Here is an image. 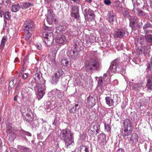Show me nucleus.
I'll return each mask as SVG.
<instances>
[{"mask_svg":"<svg viewBox=\"0 0 152 152\" xmlns=\"http://www.w3.org/2000/svg\"><path fill=\"white\" fill-rule=\"evenodd\" d=\"M41 77L42 74L40 72L36 73L34 77L35 81L37 83L35 87V90L36 91L38 100L41 99L45 94V81L42 78H41Z\"/></svg>","mask_w":152,"mask_h":152,"instance_id":"obj_1","label":"nucleus"},{"mask_svg":"<svg viewBox=\"0 0 152 152\" xmlns=\"http://www.w3.org/2000/svg\"><path fill=\"white\" fill-rule=\"evenodd\" d=\"M61 138L65 141L66 145L68 147L71 145H72L73 140L71 132L68 129L62 130L60 134Z\"/></svg>","mask_w":152,"mask_h":152,"instance_id":"obj_2","label":"nucleus"},{"mask_svg":"<svg viewBox=\"0 0 152 152\" xmlns=\"http://www.w3.org/2000/svg\"><path fill=\"white\" fill-rule=\"evenodd\" d=\"M99 66V62L96 60L92 59L86 64L85 69L87 72H91L92 70H97Z\"/></svg>","mask_w":152,"mask_h":152,"instance_id":"obj_3","label":"nucleus"},{"mask_svg":"<svg viewBox=\"0 0 152 152\" xmlns=\"http://www.w3.org/2000/svg\"><path fill=\"white\" fill-rule=\"evenodd\" d=\"M43 37L45 39L44 42L46 46H49L53 43V33L52 32H47L43 34Z\"/></svg>","mask_w":152,"mask_h":152,"instance_id":"obj_4","label":"nucleus"},{"mask_svg":"<svg viewBox=\"0 0 152 152\" xmlns=\"http://www.w3.org/2000/svg\"><path fill=\"white\" fill-rule=\"evenodd\" d=\"M83 13L85 19L88 20H92L95 18L94 11L89 8L84 9Z\"/></svg>","mask_w":152,"mask_h":152,"instance_id":"obj_5","label":"nucleus"},{"mask_svg":"<svg viewBox=\"0 0 152 152\" xmlns=\"http://www.w3.org/2000/svg\"><path fill=\"white\" fill-rule=\"evenodd\" d=\"M121 63H119L116 60H114L111 63V65L109 69V70L112 72H115L117 71H119V70H121V67L120 66Z\"/></svg>","mask_w":152,"mask_h":152,"instance_id":"obj_6","label":"nucleus"},{"mask_svg":"<svg viewBox=\"0 0 152 152\" xmlns=\"http://www.w3.org/2000/svg\"><path fill=\"white\" fill-rule=\"evenodd\" d=\"M23 27L24 31L26 32H28V31H32L34 29V23L31 20H27L24 23Z\"/></svg>","mask_w":152,"mask_h":152,"instance_id":"obj_7","label":"nucleus"},{"mask_svg":"<svg viewBox=\"0 0 152 152\" xmlns=\"http://www.w3.org/2000/svg\"><path fill=\"white\" fill-rule=\"evenodd\" d=\"M99 128V126L97 124L94 123H92L91 124L90 129L88 131L89 136H92L93 135L95 132H96V134H97Z\"/></svg>","mask_w":152,"mask_h":152,"instance_id":"obj_8","label":"nucleus"},{"mask_svg":"<svg viewBox=\"0 0 152 152\" xmlns=\"http://www.w3.org/2000/svg\"><path fill=\"white\" fill-rule=\"evenodd\" d=\"M71 15L76 19H79L80 18L79 12V8L78 6H72L71 11Z\"/></svg>","mask_w":152,"mask_h":152,"instance_id":"obj_9","label":"nucleus"},{"mask_svg":"<svg viewBox=\"0 0 152 152\" xmlns=\"http://www.w3.org/2000/svg\"><path fill=\"white\" fill-rule=\"evenodd\" d=\"M98 140L101 146H104L106 143V136L104 133H101L98 136Z\"/></svg>","mask_w":152,"mask_h":152,"instance_id":"obj_10","label":"nucleus"},{"mask_svg":"<svg viewBox=\"0 0 152 152\" xmlns=\"http://www.w3.org/2000/svg\"><path fill=\"white\" fill-rule=\"evenodd\" d=\"M47 16V20L48 24H51L53 21L54 18V15L51 10L48 11V13L46 15Z\"/></svg>","mask_w":152,"mask_h":152,"instance_id":"obj_11","label":"nucleus"},{"mask_svg":"<svg viewBox=\"0 0 152 152\" xmlns=\"http://www.w3.org/2000/svg\"><path fill=\"white\" fill-rule=\"evenodd\" d=\"M95 99L92 96H89L86 102V106L89 108L92 107L95 104Z\"/></svg>","mask_w":152,"mask_h":152,"instance_id":"obj_12","label":"nucleus"},{"mask_svg":"<svg viewBox=\"0 0 152 152\" xmlns=\"http://www.w3.org/2000/svg\"><path fill=\"white\" fill-rule=\"evenodd\" d=\"M66 38L63 35H60L58 36L55 39V42L59 44H64L66 41Z\"/></svg>","mask_w":152,"mask_h":152,"instance_id":"obj_13","label":"nucleus"},{"mask_svg":"<svg viewBox=\"0 0 152 152\" xmlns=\"http://www.w3.org/2000/svg\"><path fill=\"white\" fill-rule=\"evenodd\" d=\"M125 34V32L123 29H121L118 30L115 32L113 34L115 38H121Z\"/></svg>","mask_w":152,"mask_h":152,"instance_id":"obj_14","label":"nucleus"},{"mask_svg":"<svg viewBox=\"0 0 152 152\" xmlns=\"http://www.w3.org/2000/svg\"><path fill=\"white\" fill-rule=\"evenodd\" d=\"M7 133L8 134L9 136H12V137H15V130L13 129L11 126L8 125L7 127Z\"/></svg>","mask_w":152,"mask_h":152,"instance_id":"obj_15","label":"nucleus"},{"mask_svg":"<svg viewBox=\"0 0 152 152\" xmlns=\"http://www.w3.org/2000/svg\"><path fill=\"white\" fill-rule=\"evenodd\" d=\"M95 37L92 35L87 36L86 39L87 45H91L95 41Z\"/></svg>","mask_w":152,"mask_h":152,"instance_id":"obj_16","label":"nucleus"},{"mask_svg":"<svg viewBox=\"0 0 152 152\" xmlns=\"http://www.w3.org/2000/svg\"><path fill=\"white\" fill-rule=\"evenodd\" d=\"M107 19L110 23H113L115 20V15L113 11L108 12Z\"/></svg>","mask_w":152,"mask_h":152,"instance_id":"obj_17","label":"nucleus"},{"mask_svg":"<svg viewBox=\"0 0 152 152\" xmlns=\"http://www.w3.org/2000/svg\"><path fill=\"white\" fill-rule=\"evenodd\" d=\"M80 108V107L77 104H75V106L72 105H71L69 107V110L70 112L72 113H74L76 111V109L79 110Z\"/></svg>","mask_w":152,"mask_h":152,"instance_id":"obj_18","label":"nucleus"},{"mask_svg":"<svg viewBox=\"0 0 152 152\" xmlns=\"http://www.w3.org/2000/svg\"><path fill=\"white\" fill-rule=\"evenodd\" d=\"M138 139V136L136 134H133L130 139L131 143L132 144H134L137 143Z\"/></svg>","mask_w":152,"mask_h":152,"instance_id":"obj_19","label":"nucleus"},{"mask_svg":"<svg viewBox=\"0 0 152 152\" xmlns=\"http://www.w3.org/2000/svg\"><path fill=\"white\" fill-rule=\"evenodd\" d=\"M122 133L123 136L125 137L131 134L132 131L130 130H128L127 128H124L122 129Z\"/></svg>","mask_w":152,"mask_h":152,"instance_id":"obj_20","label":"nucleus"},{"mask_svg":"<svg viewBox=\"0 0 152 152\" xmlns=\"http://www.w3.org/2000/svg\"><path fill=\"white\" fill-rule=\"evenodd\" d=\"M123 124L124 125V128H127L129 126L131 128L132 126V124L131 121L128 119H126L124 120Z\"/></svg>","mask_w":152,"mask_h":152,"instance_id":"obj_21","label":"nucleus"},{"mask_svg":"<svg viewBox=\"0 0 152 152\" xmlns=\"http://www.w3.org/2000/svg\"><path fill=\"white\" fill-rule=\"evenodd\" d=\"M146 86L148 90H152V74L150 77L147 80Z\"/></svg>","mask_w":152,"mask_h":152,"instance_id":"obj_22","label":"nucleus"},{"mask_svg":"<svg viewBox=\"0 0 152 152\" xmlns=\"http://www.w3.org/2000/svg\"><path fill=\"white\" fill-rule=\"evenodd\" d=\"M68 55L73 59H75L77 56V52L73 50H71L67 53Z\"/></svg>","mask_w":152,"mask_h":152,"instance_id":"obj_23","label":"nucleus"},{"mask_svg":"<svg viewBox=\"0 0 152 152\" xmlns=\"http://www.w3.org/2000/svg\"><path fill=\"white\" fill-rule=\"evenodd\" d=\"M106 103L109 106H112L114 103L113 100L110 97H106L105 98Z\"/></svg>","mask_w":152,"mask_h":152,"instance_id":"obj_24","label":"nucleus"},{"mask_svg":"<svg viewBox=\"0 0 152 152\" xmlns=\"http://www.w3.org/2000/svg\"><path fill=\"white\" fill-rule=\"evenodd\" d=\"M20 8V7L19 4H14L12 6L11 8V10L12 12H16L19 10Z\"/></svg>","mask_w":152,"mask_h":152,"instance_id":"obj_25","label":"nucleus"},{"mask_svg":"<svg viewBox=\"0 0 152 152\" xmlns=\"http://www.w3.org/2000/svg\"><path fill=\"white\" fill-rule=\"evenodd\" d=\"M135 42L141 45L144 42V39L143 37H136L135 39Z\"/></svg>","mask_w":152,"mask_h":152,"instance_id":"obj_26","label":"nucleus"},{"mask_svg":"<svg viewBox=\"0 0 152 152\" xmlns=\"http://www.w3.org/2000/svg\"><path fill=\"white\" fill-rule=\"evenodd\" d=\"M59 78L57 76H55V75L54 74V76H53L51 78L50 80V82L52 84H56Z\"/></svg>","mask_w":152,"mask_h":152,"instance_id":"obj_27","label":"nucleus"},{"mask_svg":"<svg viewBox=\"0 0 152 152\" xmlns=\"http://www.w3.org/2000/svg\"><path fill=\"white\" fill-rule=\"evenodd\" d=\"M23 115H24V119L26 121L29 122L32 120V118L31 115L29 113L23 114Z\"/></svg>","mask_w":152,"mask_h":152,"instance_id":"obj_28","label":"nucleus"},{"mask_svg":"<svg viewBox=\"0 0 152 152\" xmlns=\"http://www.w3.org/2000/svg\"><path fill=\"white\" fill-rule=\"evenodd\" d=\"M61 64L64 66H67L69 64V61L66 59H64L61 60Z\"/></svg>","mask_w":152,"mask_h":152,"instance_id":"obj_29","label":"nucleus"},{"mask_svg":"<svg viewBox=\"0 0 152 152\" xmlns=\"http://www.w3.org/2000/svg\"><path fill=\"white\" fill-rule=\"evenodd\" d=\"M66 28V26L65 25L62 24V25H60L56 28L57 30L61 32H63L64 31Z\"/></svg>","mask_w":152,"mask_h":152,"instance_id":"obj_30","label":"nucleus"},{"mask_svg":"<svg viewBox=\"0 0 152 152\" xmlns=\"http://www.w3.org/2000/svg\"><path fill=\"white\" fill-rule=\"evenodd\" d=\"M6 41V37L4 36L3 37L0 45V49L2 50L4 47Z\"/></svg>","mask_w":152,"mask_h":152,"instance_id":"obj_31","label":"nucleus"},{"mask_svg":"<svg viewBox=\"0 0 152 152\" xmlns=\"http://www.w3.org/2000/svg\"><path fill=\"white\" fill-rule=\"evenodd\" d=\"M63 70L61 69H58L55 74V76H57L59 78L63 75Z\"/></svg>","mask_w":152,"mask_h":152,"instance_id":"obj_32","label":"nucleus"},{"mask_svg":"<svg viewBox=\"0 0 152 152\" xmlns=\"http://www.w3.org/2000/svg\"><path fill=\"white\" fill-rule=\"evenodd\" d=\"M17 82V80L16 78H14L12 80L10 81L9 83V87L11 88H12L14 86L15 84Z\"/></svg>","mask_w":152,"mask_h":152,"instance_id":"obj_33","label":"nucleus"},{"mask_svg":"<svg viewBox=\"0 0 152 152\" xmlns=\"http://www.w3.org/2000/svg\"><path fill=\"white\" fill-rule=\"evenodd\" d=\"M80 152H88L89 150L88 148L85 146L82 145L80 147Z\"/></svg>","mask_w":152,"mask_h":152,"instance_id":"obj_34","label":"nucleus"},{"mask_svg":"<svg viewBox=\"0 0 152 152\" xmlns=\"http://www.w3.org/2000/svg\"><path fill=\"white\" fill-rule=\"evenodd\" d=\"M24 31L25 36L26 37V40H28L31 37L32 31L31 32L29 31H28L27 32H26L25 31Z\"/></svg>","mask_w":152,"mask_h":152,"instance_id":"obj_35","label":"nucleus"},{"mask_svg":"<svg viewBox=\"0 0 152 152\" xmlns=\"http://www.w3.org/2000/svg\"><path fill=\"white\" fill-rule=\"evenodd\" d=\"M129 18L130 21V26L131 27H133L135 23V21L134 20V17L129 16Z\"/></svg>","mask_w":152,"mask_h":152,"instance_id":"obj_36","label":"nucleus"},{"mask_svg":"<svg viewBox=\"0 0 152 152\" xmlns=\"http://www.w3.org/2000/svg\"><path fill=\"white\" fill-rule=\"evenodd\" d=\"M146 40L148 42H152V34H148L145 36Z\"/></svg>","mask_w":152,"mask_h":152,"instance_id":"obj_37","label":"nucleus"},{"mask_svg":"<svg viewBox=\"0 0 152 152\" xmlns=\"http://www.w3.org/2000/svg\"><path fill=\"white\" fill-rule=\"evenodd\" d=\"M32 5V4L30 3L24 2L23 4L22 8L26 9Z\"/></svg>","mask_w":152,"mask_h":152,"instance_id":"obj_38","label":"nucleus"},{"mask_svg":"<svg viewBox=\"0 0 152 152\" xmlns=\"http://www.w3.org/2000/svg\"><path fill=\"white\" fill-rule=\"evenodd\" d=\"M104 127L105 130L108 132L111 130V127L108 124H104Z\"/></svg>","mask_w":152,"mask_h":152,"instance_id":"obj_39","label":"nucleus"},{"mask_svg":"<svg viewBox=\"0 0 152 152\" xmlns=\"http://www.w3.org/2000/svg\"><path fill=\"white\" fill-rule=\"evenodd\" d=\"M80 43L81 42H79L78 41L76 42L74 45L75 48L77 49V48H79L81 45Z\"/></svg>","mask_w":152,"mask_h":152,"instance_id":"obj_40","label":"nucleus"},{"mask_svg":"<svg viewBox=\"0 0 152 152\" xmlns=\"http://www.w3.org/2000/svg\"><path fill=\"white\" fill-rule=\"evenodd\" d=\"M57 93H58V97L60 99L62 98L64 96V93L58 90Z\"/></svg>","mask_w":152,"mask_h":152,"instance_id":"obj_41","label":"nucleus"},{"mask_svg":"<svg viewBox=\"0 0 152 152\" xmlns=\"http://www.w3.org/2000/svg\"><path fill=\"white\" fill-rule=\"evenodd\" d=\"M147 69L149 70H152V58L151 59L150 61L147 66Z\"/></svg>","mask_w":152,"mask_h":152,"instance_id":"obj_42","label":"nucleus"},{"mask_svg":"<svg viewBox=\"0 0 152 152\" xmlns=\"http://www.w3.org/2000/svg\"><path fill=\"white\" fill-rule=\"evenodd\" d=\"M20 149L24 151H26L27 152H31V150L30 149L27 148L25 147L24 146H22L20 148Z\"/></svg>","mask_w":152,"mask_h":152,"instance_id":"obj_43","label":"nucleus"},{"mask_svg":"<svg viewBox=\"0 0 152 152\" xmlns=\"http://www.w3.org/2000/svg\"><path fill=\"white\" fill-rule=\"evenodd\" d=\"M4 17H5L7 20H9L10 19V16L9 13L8 12H5L4 15Z\"/></svg>","mask_w":152,"mask_h":152,"instance_id":"obj_44","label":"nucleus"},{"mask_svg":"<svg viewBox=\"0 0 152 152\" xmlns=\"http://www.w3.org/2000/svg\"><path fill=\"white\" fill-rule=\"evenodd\" d=\"M151 26V24L150 23H146L143 26V29H146L147 28H150Z\"/></svg>","mask_w":152,"mask_h":152,"instance_id":"obj_45","label":"nucleus"},{"mask_svg":"<svg viewBox=\"0 0 152 152\" xmlns=\"http://www.w3.org/2000/svg\"><path fill=\"white\" fill-rule=\"evenodd\" d=\"M97 88L99 90L102 91L104 88L103 84H98Z\"/></svg>","mask_w":152,"mask_h":152,"instance_id":"obj_46","label":"nucleus"},{"mask_svg":"<svg viewBox=\"0 0 152 152\" xmlns=\"http://www.w3.org/2000/svg\"><path fill=\"white\" fill-rule=\"evenodd\" d=\"M23 134L25 135H26L27 136L31 137V134L28 132L25 131H23Z\"/></svg>","mask_w":152,"mask_h":152,"instance_id":"obj_47","label":"nucleus"},{"mask_svg":"<svg viewBox=\"0 0 152 152\" xmlns=\"http://www.w3.org/2000/svg\"><path fill=\"white\" fill-rule=\"evenodd\" d=\"M123 15L126 17H129V14L128 11H124L123 12Z\"/></svg>","mask_w":152,"mask_h":152,"instance_id":"obj_48","label":"nucleus"},{"mask_svg":"<svg viewBox=\"0 0 152 152\" xmlns=\"http://www.w3.org/2000/svg\"><path fill=\"white\" fill-rule=\"evenodd\" d=\"M104 2L105 4L108 5H110L111 3L110 0H104Z\"/></svg>","mask_w":152,"mask_h":152,"instance_id":"obj_49","label":"nucleus"},{"mask_svg":"<svg viewBox=\"0 0 152 152\" xmlns=\"http://www.w3.org/2000/svg\"><path fill=\"white\" fill-rule=\"evenodd\" d=\"M58 50V48H57L56 46H54L52 48V51L55 53L56 52H57Z\"/></svg>","mask_w":152,"mask_h":152,"instance_id":"obj_50","label":"nucleus"},{"mask_svg":"<svg viewBox=\"0 0 152 152\" xmlns=\"http://www.w3.org/2000/svg\"><path fill=\"white\" fill-rule=\"evenodd\" d=\"M144 30V31L145 34H147L149 33H151V31L149 29H146Z\"/></svg>","mask_w":152,"mask_h":152,"instance_id":"obj_51","label":"nucleus"},{"mask_svg":"<svg viewBox=\"0 0 152 152\" xmlns=\"http://www.w3.org/2000/svg\"><path fill=\"white\" fill-rule=\"evenodd\" d=\"M138 14L140 16H142L144 15V12L141 10H140L138 12Z\"/></svg>","mask_w":152,"mask_h":152,"instance_id":"obj_52","label":"nucleus"},{"mask_svg":"<svg viewBox=\"0 0 152 152\" xmlns=\"http://www.w3.org/2000/svg\"><path fill=\"white\" fill-rule=\"evenodd\" d=\"M27 73H24L23 75L22 78L24 79H26L28 77Z\"/></svg>","mask_w":152,"mask_h":152,"instance_id":"obj_53","label":"nucleus"},{"mask_svg":"<svg viewBox=\"0 0 152 152\" xmlns=\"http://www.w3.org/2000/svg\"><path fill=\"white\" fill-rule=\"evenodd\" d=\"M103 84V81L102 80L101 78H99L98 81V84Z\"/></svg>","mask_w":152,"mask_h":152,"instance_id":"obj_54","label":"nucleus"},{"mask_svg":"<svg viewBox=\"0 0 152 152\" xmlns=\"http://www.w3.org/2000/svg\"><path fill=\"white\" fill-rule=\"evenodd\" d=\"M36 46L37 48L39 50H40L41 49L42 45L40 43L37 44Z\"/></svg>","mask_w":152,"mask_h":152,"instance_id":"obj_55","label":"nucleus"},{"mask_svg":"<svg viewBox=\"0 0 152 152\" xmlns=\"http://www.w3.org/2000/svg\"><path fill=\"white\" fill-rule=\"evenodd\" d=\"M116 152H125L124 150L122 148H119L118 149Z\"/></svg>","mask_w":152,"mask_h":152,"instance_id":"obj_56","label":"nucleus"},{"mask_svg":"<svg viewBox=\"0 0 152 152\" xmlns=\"http://www.w3.org/2000/svg\"><path fill=\"white\" fill-rule=\"evenodd\" d=\"M4 81V80L3 78H1L0 79V83H2Z\"/></svg>","mask_w":152,"mask_h":152,"instance_id":"obj_57","label":"nucleus"},{"mask_svg":"<svg viewBox=\"0 0 152 152\" xmlns=\"http://www.w3.org/2000/svg\"><path fill=\"white\" fill-rule=\"evenodd\" d=\"M75 2L79 4L80 2V0H72Z\"/></svg>","mask_w":152,"mask_h":152,"instance_id":"obj_58","label":"nucleus"},{"mask_svg":"<svg viewBox=\"0 0 152 152\" xmlns=\"http://www.w3.org/2000/svg\"><path fill=\"white\" fill-rule=\"evenodd\" d=\"M107 77V74L106 73H105L103 77L104 79L106 78Z\"/></svg>","mask_w":152,"mask_h":152,"instance_id":"obj_59","label":"nucleus"},{"mask_svg":"<svg viewBox=\"0 0 152 152\" xmlns=\"http://www.w3.org/2000/svg\"><path fill=\"white\" fill-rule=\"evenodd\" d=\"M43 28L46 31H47L48 30V29L49 28L48 27H45V28Z\"/></svg>","mask_w":152,"mask_h":152,"instance_id":"obj_60","label":"nucleus"},{"mask_svg":"<svg viewBox=\"0 0 152 152\" xmlns=\"http://www.w3.org/2000/svg\"><path fill=\"white\" fill-rule=\"evenodd\" d=\"M17 99V96H15V97H14V100H15V101H16Z\"/></svg>","mask_w":152,"mask_h":152,"instance_id":"obj_61","label":"nucleus"},{"mask_svg":"<svg viewBox=\"0 0 152 152\" xmlns=\"http://www.w3.org/2000/svg\"><path fill=\"white\" fill-rule=\"evenodd\" d=\"M52 0H45V1L48 3H49V2L51 1Z\"/></svg>","mask_w":152,"mask_h":152,"instance_id":"obj_62","label":"nucleus"},{"mask_svg":"<svg viewBox=\"0 0 152 152\" xmlns=\"http://www.w3.org/2000/svg\"><path fill=\"white\" fill-rule=\"evenodd\" d=\"M21 80L20 79V80H19V81L18 82V86H19V84L21 83Z\"/></svg>","mask_w":152,"mask_h":152,"instance_id":"obj_63","label":"nucleus"},{"mask_svg":"<svg viewBox=\"0 0 152 152\" xmlns=\"http://www.w3.org/2000/svg\"><path fill=\"white\" fill-rule=\"evenodd\" d=\"M138 50L139 51H140V52H142V50L141 49V48H138Z\"/></svg>","mask_w":152,"mask_h":152,"instance_id":"obj_64","label":"nucleus"}]
</instances>
